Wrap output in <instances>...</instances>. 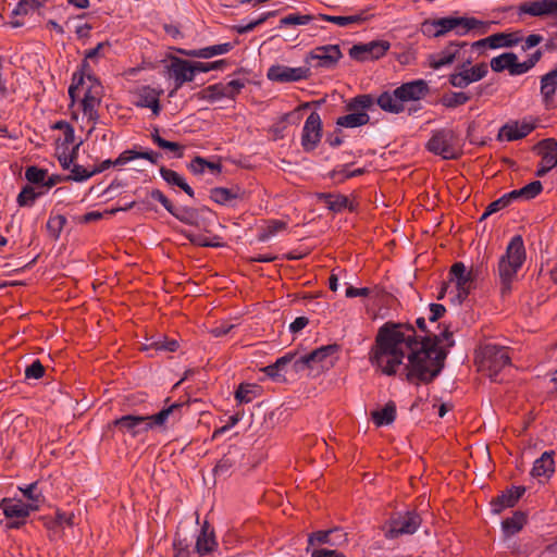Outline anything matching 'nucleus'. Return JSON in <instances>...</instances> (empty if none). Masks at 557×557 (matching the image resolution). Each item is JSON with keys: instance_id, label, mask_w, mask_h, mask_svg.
I'll use <instances>...</instances> for the list:
<instances>
[{"instance_id": "79ce46f5", "label": "nucleus", "mask_w": 557, "mask_h": 557, "mask_svg": "<svg viewBox=\"0 0 557 557\" xmlns=\"http://www.w3.org/2000/svg\"><path fill=\"white\" fill-rule=\"evenodd\" d=\"M516 60L517 54L513 52L502 53L491 60V69L496 73L503 72L505 70H508L510 73V69Z\"/></svg>"}, {"instance_id": "423d86ee", "label": "nucleus", "mask_w": 557, "mask_h": 557, "mask_svg": "<svg viewBox=\"0 0 557 557\" xmlns=\"http://www.w3.org/2000/svg\"><path fill=\"white\" fill-rule=\"evenodd\" d=\"M511 358L507 347L486 344L481 349L480 368L493 380L497 381L498 373L510 366Z\"/></svg>"}, {"instance_id": "f8f14e48", "label": "nucleus", "mask_w": 557, "mask_h": 557, "mask_svg": "<svg viewBox=\"0 0 557 557\" xmlns=\"http://www.w3.org/2000/svg\"><path fill=\"white\" fill-rule=\"evenodd\" d=\"M537 127V120L531 116L519 120H510L504 124L497 134L498 141H515L525 138Z\"/></svg>"}, {"instance_id": "a18cd8bd", "label": "nucleus", "mask_w": 557, "mask_h": 557, "mask_svg": "<svg viewBox=\"0 0 557 557\" xmlns=\"http://www.w3.org/2000/svg\"><path fill=\"white\" fill-rule=\"evenodd\" d=\"M48 170L39 168L37 165H29L25 170V178L29 183L28 185H36L45 188V182L47 178Z\"/></svg>"}, {"instance_id": "a19ab883", "label": "nucleus", "mask_w": 557, "mask_h": 557, "mask_svg": "<svg viewBox=\"0 0 557 557\" xmlns=\"http://www.w3.org/2000/svg\"><path fill=\"white\" fill-rule=\"evenodd\" d=\"M150 136H151L152 141L159 148L173 152L175 158L183 157L184 147L178 143L170 141V140L162 138L159 134V128L154 127L153 131L151 132Z\"/></svg>"}, {"instance_id": "2eb2a0df", "label": "nucleus", "mask_w": 557, "mask_h": 557, "mask_svg": "<svg viewBox=\"0 0 557 557\" xmlns=\"http://www.w3.org/2000/svg\"><path fill=\"white\" fill-rule=\"evenodd\" d=\"M391 44L387 40H373L367 44H357L349 49V57L358 62L379 60L388 51Z\"/></svg>"}, {"instance_id": "aec40b11", "label": "nucleus", "mask_w": 557, "mask_h": 557, "mask_svg": "<svg viewBox=\"0 0 557 557\" xmlns=\"http://www.w3.org/2000/svg\"><path fill=\"white\" fill-rule=\"evenodd\" d=\"M430 91L429 85L424 79H416L404 83L394 89V97L399 101H419L423 99Z\"/></svg>"}, {"instance_id": "cd10ccee", "label": "nucleus", "mask_w": 557, "mask_h": 557, "mask_svg": "<svg viewBox=\"0 0 557 557\" xmlns=\"http://www.w3.org/2000/svg\"><path fill=\"white\" fill-rule=\"evenodd\" d=\"M533 150L541 156L542 163L547 164V168L554 169L557 165V140L555 138L540 140Z\"/></svg>"}, {"instance_id": "052dcab7", "label": "nucleus", "mask_w": 557, "mask_h": 557, "mask_svg": "<svg viewBox=\"0 0 557 557\" xmlns=\"http://www.w3.org/2000/svg\"><path fill=\"white\" fill-rule=\"evenodd\" d=\"M147 194L151 199L159 201L170 214H175L176 207L160 189L154 188Z\"/></svg>"}, {"instance_id": "1a4fd4ad", "label": "nucleus", "mask_w": 557, "mask_h": 557, "mask_svg": "<svg viewBox=\"0 0 557 557\" xmlns=\"http://www.w3.org/2000/svg\"><path fill=\"white\" fill-rule=\"evenodd\" d=\"M421 521L420 515L414 511L398 515L391 518L387 525L383 528L384 535L388 540H394L404 534H413L420 527Z\"/></svg>"}, {"instance_id": "7c9ffc66", "label": "nucleus", "mask_w": 557, "mask_h": 557, "mask_svg": "<svg viewBox=\"0 0 557 557\" xmlns=\"http://www.w3.org/2000/svg\"><path fill=\"white\" fill-rule=\"evenodd\" d=\"M339 350V345L330 344L310 351V358L314 360L317 368H329L333 366L332 357Z\"/></svg>"}, {"instance_id": "39448f33", "label": "nucleus", "mask_w": 557, "mask_h": 557, "mask_svg": "<svg viewBox=\"0 0 557 557\" xmlns=\"http://www.w3.org/2000/svg\"><path fill=\"white\" fill-rule=\"evenodd\" d=\"M426 149L444 160H457L461 156L458 134L450 128L433 131Z\"/></svg>"}, {"instance_id": "e2e57ef3", "label": "nucleus", "mask_w": 557, "mask_h": 557, "mask_svg": "<svg viewBox=\"0 0 557 557\" xmlns=\"http://www.w3.org/2000/svg\"><path fill=\"white\" fill-rule=\"evenodd\" d=\"M228 62L226 60H218L213 62H195L197 73H207L210 71L223 70Z\"/></svg>"}, {"instance_id": "f3484780", "label": "nucleus", "mask_w": 557, "mask_h": 557, "mask_svg": "<svg viewBox=\"0 0 557 557\" xmlns=\"http://www.w3.org/2000/svg\"><path fill=\"white\" fill-rule=\"evenodd\" d=\"M0 508L7 518L21 519V521H13L9 524L11 529H18L24 524V520L29 516V512L37 510L38 506L36 504H25L21 499L3 498L0 503Z\"/></svg>"}, {"instance_id": "ea45409f", "label": "nucleus", "mask_w": 557, "mask_h": 557, "mask_svg": "<svg viewBox=\"0 0 557 557\" xmlns=\"http://www.w3.org/2000/svg\"><path fill=\"white\" fill-rule=\"evenodd\" d=\"M471 100V95L463 91H453L448 94H444L440 98V103L447 109H455L457 107L463 106Z\"/></svg>"}, {"instance_id": "393cba45", "label": "nucleus", "mask_w": 557, "mask_h": 557, "mask_svg": "<svg viewBox=\"0 0 557 557\" xmlns=\"http://www.w3.org/2000/svg\"><path fill=\"white\" fill-rule=\"evenodd\" d=\"M163 90H157L150 86H143L137 92L135 104L139 108H149L154 115L161 112L160 97Z\"/></svg>"}, {"instance_id": "9b49d317", "label": "nucleus", "mask_w": 557, "mask_h": 557, "mask_svg": "<svg viewBox=\"0 0 557 557\" xmlns=\"http://www.w3.org/2000/svg\"><path fill=\"white\" fill-rule=\"evenodd\" d=\"M165 73L174 78V89L169 94L170 97H173L185 83L194 81L197 70L195 69V62L174 57L170 64L165 66Z\"/></svg>"}, {"instance_id": "473e14b6", "label": "nucleus", "mask_w": 557, "mask_h": 557, "mask_svg": "<svg viewBox=\"0 0 557 557\" xmlns=\"http://www.w3.org/2000/svg\"><path fill=\"white\" fill-rule=\"evenodd\" d=\"M262 388L258 384L240 383L234 393L238 404H249L261 395Z\"/></svg>"}, {"instance_id": "37998d69", "label": "nucleus", "mask_w": 557, "mask_h": 557, "mask_svg": "<svg viewBox=\"0 0 557 557\" xmlns=\"http://www.w3.org/2000/svg\"><path fill=\"white\" fill-rule=\"evenodd\" d=\"M348 164L342 165L339 169H334L329 173V177L334 180L336 184H343L346 180L363 175L364 168H359L352 171L347 170Z\"/></svg>"}, {"instance_id": "7ed1b4c3", "label": "nucleus", "mask_w": 557, "mask_h": 557, "mask_svg": "<svg viewBox=\"0 0 557 557\" xmlns=\"http://www.w3.org/2000/svg\"><path fill=\"white\" fill-rule=\"evenodd\" d=\"M525 258L527 252L523 238L521 235H515L497 264L500 295L503 297L511 293V284L517 278L518 271L522 268Z\"/></svg>"}, {"instance_id": "864d4df0", "label": "nucleus", "mask_w": 557, "mask_h": 557, "mask_svg": "<svg viewBox=\"0 0 557 557\" xmlns=\"http://www.w3.org/2000/svg\"><path fill=\"white\" fill-rule=\"evenodd\" d=\"M23 495L29 500L28 504H36L39 507V503L44 500V496L38 488V482H34L27 485L25 488H20Z\"/></svg>"}, {"instance_id": "f03ea898", "label": "nucleus", "mask_w": 557, "mask_h": 557, "mask_svg": "<svg viewBox=\"0 0 557 557\" xmlns=\"http://www.w3.org/2000/svg\"><path fill=\"white\" fill-rule=\"evenodd\" d=\"M185 403H173L153 414H125L114 419L110 426L116 428L122 434L128 433L132 437L154 428H163L169 420L177 421L183 417V409H187Z\"/></svg>"}, {"instance_id": "338daca9", "label": "nucleus", "mask_w": 557, "mask_h": 557, "mask_svg": "<svg viewBox=\"0 0 557 557\" xmlns=\"http://www.w3.org/2000/svg\"><path fill=\"white\" fill-rule=\"evenodd\" d=\"M41 8L36 0H20L13 10V15H26L29 11Z\"/></svg>"}, {"instance_id": "20e7f679", "label": "nucleus", "mask_w": 557, "mask_h": 557, "mask_svg": "<svg viewBox=\"0 0 557 557\" xmlns=\"http://www.w3.org/2000/svg\"><path fill=\"white\" fill-rule=\"evenodd\" d=\"M375 106V98L371 94L358 95L346 103V111L349 113L339 116L336 120V125L346 128H356L367 125L370 122L368 111L372 110Z\"/></svg>"}, {"instance_id": "8fccbe9b", "label": "nucleus", "mask_w": 557, "mask_h": 557, "mask_svg": "<svg viewBox=\"0 0 557 557\" xmlns=\"http://www.w3.org/2000/svg\"><path fill=\"white\" fill-rule=\"evenodd\" d=\"M315 18L312 14H288L280 20V28L292 25H307Z\"/></svg>"}, {"instance_id": "72a5a7b5", "label": "nucleus", "mask_w": 557, "mask_h": 557, "mask_svg": "<svg viewBox=\"0 0 557 557\" xmlns=\"http://www.w3.org/2000/svg\"><path fill=\"white\" fill-rule=\"evenodd\" d=\"M159 171H160L161 177L169 185L180 187L182 190H184V193H186L191 198L195 196L194 189L186 183L184 177L181 176L176 171L168 169L163 165L160 168Z\"/></svg>"}, {"instance_id": "412c9836", "label": "nucleus", "mask_w": 557, "mask_h": 557, "mask_svg": "<svg viewBox=\"0 0 557 557\" xmlns=\"http://www.w3.org/2000/svg\"><path fill=\"white\" fill-rule=\"evenodd\" d=\"M519 15L528 14L531 16H556L557 15V0H529L521 2L517 7Z\"/></svg>"}, {"instance_id": "6e6552de", "label": "nucleus", "mask_w": 557, "mask_h": 557, "mask_svg": "<svg viewBox=\"0 0 557 557\" xmlns=\"http://www.w3.org/2000/svg\"><path fill=\"white\" fill-rule=\"evenodd\" d=\"M479 276L478 269L467 270L462 262H455L448 272L449 281L454 282L457 288L456 300L460 305L462 304L471 290L475 288V281Z\"/></svg>"}, {"instance_id": "a878e982", "label": "nucleus", "mask_w": 557, "mask_h": 557, "mask_svg": "<svg viewBox=\"0 0 557 557\" xmlns=\"http://www.w3.org/2000/svg\"><path fill=\"white\" fill-rule=\"evenodd\" d=\"M218 546L214 530L210 527L208 521H205L200 533L197 536L196 540V553L199 556H207L211 554Z\"/></svg>"}, {"instance_id": "13d9d810", "label": "nucleus", "mask_w": 557, "mask_h": 557, "mask_svg": "<svg viewBox=\"0 0 557 557\" xmlns=\"http://www.w3.org/2000/svg\"><path fill=\"white\" fill-rule=\"evenodd\" d=\"M436 337H438L440 348H446L448 355L449 349L455 346L454 333L449 330V325H445L444 329L436 334Z\"/></svg>"}, {"instance_id": "58836bf2", "label": "nucleus", "mask_w": 557, "mask_h": 557, "mask_svg": "<svg viewBox=\"0 0 557 557\" xmlns=\"http://www.w3.org/2000/svg\"><path fill=\"white\" fill-rule=\"evenodd\" d=\"M144 349H156L162 351L174 352L178 349V342L173 338H168L165 335L160 334L157 338H151Z\"/></svg>"}, {"instance_id": "c03bdc74", "label": "nucleus", "mask_w": 557, "mask_h": 557, "mask_svg": "<svg viewBox=\"0 0 557 557\" xmlns=\"http://www.w3.org/2000/svg\"><path fill=\"white\" fill-rule=\"evenodd\" d=\"M45 194L44 190L36 191L32 185H25L17 195L16 202L20 207H32L36 199Z\"/></svg>"}, {"instance_id": "c9c22d12", "label": "nucleus", "mask_w": 557, "mask_h": 557, "mask_svg": "<svg viewBox=\"0 0 557 557\" xmlns=\"http://www.w3.org/2000/svg\"><path fill=\"white\" fill-rule=\"evenodd\" d=\"M239 190V187H214L210 190V199L218 205L226 206L240 197Z\"/></svg>"}, {"instance_id": "4d7b16f0", "label": "nucleus", "mask_w": 557, "mask_h": 557, "mask_svg": "<svg viewBox=\"0 0 557 557\" xmlns=\"http://www.w3.org/2000/svg\"><path fill=\"white\" fill-rule=\"evenodd\" d=\"M189 547L190 542L186 537L182 539L177 533L173 541V548L175 550L174 557H189Z\"/></svg>"}, {"instance_id": "680f3d73", "label": "nucleus", "mask_w": 557, "mask_h": 557, "mask_svg": "<svg viewBox=\"0 0 557 557\" xmlns=\"http://www.w3.org/2000/svg\"><path fill=\"white\" fill-rule=\"evenodd\" d=\"M147 194L151 199L159 201L170 214H175L176 207L160 189L154 188Z\"/></svg>"}, {"instance_id": "5701e85b", "label": "nucleus", "mask_w": 557, "mask_h": 557, "mask_svg": "<svg viewBox=\"0 0 557 557\" xmlns=\"http://www.w3.org/2000/svg\"><path fill=\"white\" fill-rule=\"evenodd\" d=\"M318 201L323 202L333 213H341L344 210L355 212L357 205L352 203L347 196L335 193H317Z\"/></svg>"}, {"instance_id": "ddd939ff", "label": "nucleus", "mask_w": 557, "mask_h": 557, "mask_svg": "<svg viewBox=\"0 0 557 557\" xmlns=\"http://www.w3.org/2000/svg\"><path fill=\"white\" fill-rule=\"evenodd\" d=\"M288 368L296 374L307 371L299 354L297 351H288L284 356L277 358L274 363L263 368V372L269 377L278 381L282 377L281 372H287Z\"/></svg>"}, {"instance_id": "bf43d9fd", "label": "nucleus", "mask_w": 557, "mask_h": 557, "mask_svg": "<svg viewBox=\"0 0 557 557\" xmlns=\"http://www.w3.org/2000/svg\"><path fill=\"white\" fill-rule=\"evenodd\" d=\"M46 369L40 362L39 359L34 360L29 366L25 369V379L26 380H39L45 375Z\"/></svg>"}, {"instance_id": "bb28decb", "label": "nucleus", "mask_w": 557, "mask_h": 557, "mask_svg": "<svg viewBox=\"0 0 557 557\" xmlns=\"http://www.w3.org/2000/svg\"><path fill=\"white\" fill-rule=\"evenodd\" d=\"M555 451L546 450L537 458L532 467L531 475L535 479L545 478L549 480L555 473Z\"/></svg>"}, {"instance_id": "774afa93", "label": "nucleus", "mask_w": 557, "mask_h": 557, "mask_svg": "<svg viewBox=\"0 0 557 557\" xmlns=\"http://www.w3.org/2000/svg\"><path fill=\"white\" fill-rule=\"evenodd\" d=\"M309 553L311 557H347L342 552L329 548H312Z\"/></svg>"}, {"instance_id": "4be33fe9", "label": "nucleus", "mask_w": 557, "mask_h": 557, "mask_svg": "<svg viewBox=\"0 0 557 557\" xmlns=\"http://www.w3.org/2000/svg\"><path fill=\"white\" fill-rule=\"evenodd\" d=\"M466 46H468V42L466 41H449L438 54L429 55L428 60L430 67L438 70L454 63L455 60L460 58V50Z\"/></svg>"}, {"instance_id": "0eeeda50", "label": "nucleus", "mask_w": 557, "mask_h": 557, "mask_svg": "<svg viewBox=\"0 0 557 557\" xmlns=\"http://www.w3.org/2000/svg\"><path fill=\"white\" fill-rule=\"evenodd\" d=\"M437 33L440 37L445 36L449 32H454L457 36H465L471 30L478 29L480 34H485L490 24L468 16H445L437 18Z\"/></svg>"}, {"instance_id": "6ab92c4d", "label": "nucleus", "mask_w": 557, "mask_h": 557, "mask_svg": "<svg viewBox=\"0 0 557 557\" xmlns=\"http://www.w3.org/2000/svg\"><path fill=\"white\" fill-rule=\"evenodd\" d=\"M525 491V486L522 485H512L509 488L503 491L499 495L492 498L490 502L492 513L499 515L505 509L515 507L520 498L524 495Z\"/></svg>"}, {"instance_id": "b1692460", "label": "nucleus", "mask_w": 557, "mask_h": 557, "mask_svg": "<svg viewBox=\"0 0 557 557\" xmlns=\"http://www.w3.org/2000/svg\"><path fill=\"white\" fill-rule=\"evenodd\" d=\"M519 38H513L512 34L497 33L474 41L471 47L472 49L480 50L481 53H483V50L486 48L497 49L502 47H513L519 42Z\"/></svg>"}, {"instance_id": "0e129e2a", "label": "nucleus", "mask_w": 557, "mask_h": 557, "mask_svg": "<svg viewBox=\"0 0 557 557\" xmlns=\"http://www.w3.org/2000/svg\"><path fill=\"white\" fill-rule=\"evenodd\" d=\"M509 206L508 200L506 199L505 195H503L500 198L492 201L485 209L484 213L482 214L480 221L485 220L491 214L496 213Z\"/></svg>"}, {"instance_id": "5fc2aeb1", "label": "nucleus", "mask_w": 557, "mask_h": 557, "mask_svg": "<svg viewBox=\"0 0 557 557\" xmlns=\"http://www.w3.org/2000/svg\"><path fill=\"white\" fill-rule=\"evenodd\" d=\"M520 189L522 194V199L531 200L536 198L543 191V184L541 181H533Z\"/></svg>"}, {"instance_id": "09e8293b", "label": "nucleus", "mask_w": 557, "mask_h": 557, "mask_svg": "<svg viewBox=\"0 0 557 557\" xmlns=\"http://www.w3.org/2000/svg\"><path fill=\"white\" fill-rule=\"evenodd\" d=\"M97 94V91H94V86H89L82 100L83 112L84 114H88L89 119H92L94 109L100 103V99Z\"/></svg>"}, {"instance_id": "e433bc0d", "label": "nucleus", "mask_w": 557, "mask_h": 557, "mask_svg": "<svg viewBox=\"0 0 557 557\" xmlns=\"http://www.w3.org/2000/svg\"><path fill=\"white\" fill-rule=\"evenodd\" d=\"M375 104H377L383 111L389 113L398 114L405 110L403 102L394 97V92L389 94L388 91L382 92L375 99Z\"/></svg>"}, {"instance_id": "49530a36", "label": "nucleus", "mask_w": 557, "mask_h": 557, "mask_svg": "<svg viewBox=\"0 0 557 557\" xmlns=\"http://www.w3.org/2000/svg\"><path fill=\"white\" fill-rule=\"evenodd\" d=\"M199 100H207L209 102H215L225 98L223 92L222 83L210 85L196 94Z\"/></svg>"}, {"instance_id": "c85d7f7f", "label": "nucleus", "mask_w": 557, "mask_h": 557, "mask_svg": "<svg viewBox=\"0 0 557 557\" xmlns=\"http://www.w3.org/2000/svg\"><path fill=\"white\" fill-rule=\"evenodd\" d=\"M238 44V41L234 42H224L219 45H213L200 49L193 50H181L187 57L190 58H201V59H210L214 55L225 54L234 49V47Z\"/></svg>"}, {"instance_id": "de8ad7c7", "label": "nucleus", "mask_w": 557, "mask_h": 557, "mask_svg": "<svg viewBox=\"0 0 557 557\" xmlns=\"http://www.w3.org/2000/svg\"><path fill=\"white\" fill-rule=\"evenodd\" d=\"M175 214H172L180 222L187 225H198L199 210L191 207L175 208Z\"/></svg>"}, {"instance_id": "f704fd0d", "label": "nucleus", "mask_w": 557, "mask_h": 557, "mask_svg": "<svg viewBox=\"0 0 557 557\" xmlns=\"http://www.w3.org/2000/svg\"><path fill=\"white\" fill-rule=\"evenodd\" d=\"M367 10L360 11V13L355 15H327V14H319L318 17L322 21L334 23L338 26H347L349 24H360L368 21L370 17L366 15Z\"/></svg>"}, {"instance_id": "6e6d98bb", "label": "nucleus", "mask_w": 557, "mask_h": 557, "mask_svg": "<svg viewBox=\"0 0 557 557\" xmlns=\"http://www.w3.org/2000/svg\"><path fill=\"white\" fill-rule=\"evenodd\" d=\"M222 87L223 92L225 94V98L235 99V97L239 95L242 89L245 87V81L232 79L226 84L222 83Z\"/></svg>"}, {"instance_id": "a211bd4d", "label": "nucleus", "mask_w": 557, "mask_h": 557, "mask_svg": "<svg viewBox=\"0 0 557 557\" xmlns=\"http://www.w3.org/2000/svg\"><path fill=\"white\" fill-rule=\"evenodd\" d=\"M311 76L309 67H289L286 65L274 64L268 69L267 77L272 82L290 83L308 79Z\"/></svg>"}, {"instance_id": "4c0bfd02", "label": "nucleus", "mask_w": 557, "mask_h": 557, "mask_svg": "<svg viewBox=\"0 0 557 557\" xmlns=\"http://www.w3.org/2000/svg\"><path fill=\"white\" fill-rule=\"evenodd\" d=\"M556 89L557 78H554L553 73H546L541 77V95L546 107L553 103Z\"/></svg>"}, {"instance_id": "69168bd1", "label": "nucleus", "mask_w": 557, "mask_h": 557, "mask_svg": "<svg viewBox=\"0 0 557 557\" xmlns=\"http://www.w3.org/2000/svg\"><path fill=\"white\" fill-rule=\"evenodd\" d=\"M91 176H94L92 171H88L79 164H74L71 170V174L66 175V178H69V181L74 182H84L90 178Z\"/></svg>"}, {"instance_id": "f257e3e1", "label": "nucleus", "mask_w": 557, "mask_h": 557, "mask_svg": "<svg viewBox=\"0 0 557 557\" xmlns=\"http://www.w3.org/2000/svg\"><path fill=\"white\" fill-rule=\"evenodd\" d=\"M446 358L447 349L440 348L436 333L423 317L416 320V326L409 322L384 323L370 352L372 366L385 375H396L404 364L400 375L414 385L432 383L443 371Z\"/></svg>"}, {"instance_id": "603ef678", "label": "nucleus", "mask_w": 557, "mask_h": 557, "mask_svg": "<svg viewBox=\"0 0 557 557\" xmlns=\"http://www.w3.org/2000/svg\"><path fill=\"white\" fill-rule=\"evenodd\" d=\"M66 224V218L62 214L50 216L47 222V231L53 239H58L63 227Z\"/></svg>"}, {"instance_id": "4468645a", "label": "nucleus", "mask_w": 557, "mask_h": 557, "mask_svg": "<svg viewBox=\"0 0 557 557\" xmlns=\"http://www.w3.org/2000/svg\"><path fill=\"white\" fill-rule=\"evenodd\" d=\"M347 533L342 528H332L329 530H319L310 533L307 540L306 552L309 553L318 545H329L332 547L347 544Z\"/></svg>"}, {"instance_id": "c756f323", "label": "nucleus", "mask_w": 557, "mask_h": 557, "mask_svg": "<svg viewBox=\"0 0 557 557\" xmlns=\"http://www.w3.org/2000/svg\"><path fill=\"white\" fill-rule=\"evenodd\" d=\"M528 523V513L517 510L511 517L502 521V532L505 539H509L519 533Z\"/></svg>"}, {"instance_id": "9d476101", "label": "nucleus", "mask_w": 557, "mask_h": 557, "mask_svg": "<svg viewBox=\"0 0 557 557\" xmlns=\"http://www.w3.org/2000/svg\"><path fill=\"white\" fill-rule=\"evenodd\" d=\"M343 53L338 45H324L318 46L309 51L305 58V62L310 64L315 61L313 65L317 69L333 70L337 66Z\"/></svg>"}, {"instance_id": "dca6fc26", "label": "nucleus", "mask_w": 557, "mask_h": 557, "mask_svg": "<svg viewBox=\"0 0 557 557\" xmlns=\"http://www.w3.org/2000/svg\"><path fill=\"white\" fill-rule=\"evenodd\" d=\"M323 134L322 120L318 112L313 111L305 121L301 133V147L304 151H313L321 141Z\"/></svg>"}, {"instance_id": "2f4dec72", "label": "nucleus", "mask_w": 557, "mask_h": 557, "mask_svg": "<svg viewBox=\"0 0 557 557\" xmlns=\"http://www.w3.org/2000/svg\"><path fill=\"white\" fill-rule=\"evenodd\" d=\"M371 419L376 426L389 425L396 419V404L389 400L382 409L371 412Z\"/></svg>"}, {"instance_id": "3c124183", "label": "nucleus", "mask_w": 557, "mask_h": 557, "mask_svg": "<svg viewBox=\"0 0 557 557\" xmlns=\"http://www.w3.org/2000/svg\"><path fill=\"white\" fill-rule=\"evenodd\" d=\"M463 73L470 84L484 78L488 73V66L485 62L475 64L470 69H463Z\"/></svg>"}]
</instances>
